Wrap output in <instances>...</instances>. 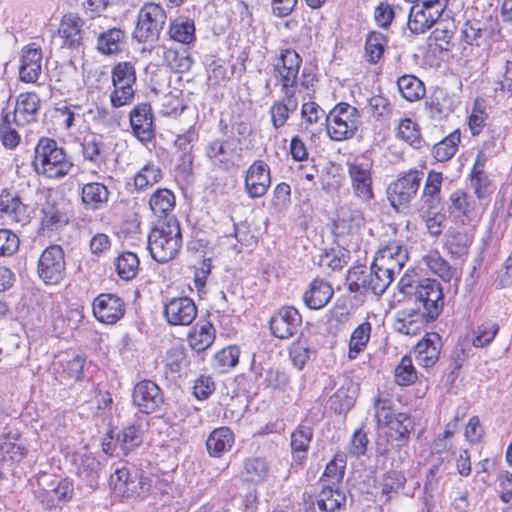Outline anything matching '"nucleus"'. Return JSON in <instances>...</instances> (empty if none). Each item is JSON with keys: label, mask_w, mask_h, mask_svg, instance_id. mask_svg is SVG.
Instances as JSON below:
<instances>
[{"label": "nucleus", "mask_w": 512, "mask_h": 512, "mask_svg": "<svg viewBox=\"0 0 512 512\" xmlns=\"http://www.w3.org/2000/svg\"><path fill=\"white\" fill-rule=\"evenodd\" d=\"M332 286L323 279H315L304 293L303 300L310 309L323 308L333 296Z\"/></svg>", "instance_id": "72a5a7b5"}, {"label": "nucleus", "mask_w": 512, "mask_h": 512, "mask_svg": "<svg viewBox=\"0 0 512 512\" xmlns=\"http://www.w3.org/2000/svg\"><path fill=\"white\" fill-rule=\"evenodd\" d=\"M176 198L174 193L167 188H158L149 199V206L154 215L158 217H168L174 210Z\"/></svg>", "instance_id": "a19ab883"}, {"label": "nucleus", "mask_w": 512, "mask_h": 512, "mask_svg": "<svg viewBox=\"0 0 512 512\" xmlns=\"http://www.w3.org/2000/svg\"><path fill=\"white\" fill-rule=\"evenodd\" d=\"M165 10L155 3H146L138 13L133 38L140 43L155 42L166 22Z\"/></svg>", "instance_id": "6e6552de"}, {"label": "nucleus", "mask_w": 512, "mask_h": 512, "mask_svg": "<svg viewBox=\"0 0 512 512\" xmlns=\"http://www.w3.org/2000/svg\"><path fill=\"white\" fill-rule=\"evenodd\" d=\"M350 260V253L347 249L324 250L318 256L317 264L324 271H339Z\"/></svg>", "instance_id": "c03bdc74"}, {"label": "nucleus", "mask_w": 512, "mask_h": 512, "mask_svg": "<svg viewBox=\"0 0 512 512\" xmlns=\"http://www.w3.org/2000/svg\"><path fill=\"white\" fill-rule=\"evenodd\" d=\"M454 99L444 89L438 88L425 101V109L434 120H443L454 111Z\"/></svg>", "instance_id": "c756f323"}, {"label": "nucleus", "mask_w": 512, "mask_h": 512, "mask_svg": "<svg viewBox=\"0 0 512 512\" xmlns=\"http://www.w3.org/2000/svg\"><path fill=\"white\" fill-rule=\"evenodd\" d=\"M434 11L426 9L414 4L410 8L408 17V28L413 34H423L431 29L440 19Z\"/></svg>", "instance_id": "e433bc0d"}, {"label": "nucleus", "mask_w": 512, "mask_h": 512, "mask_svg": "<svg viewBox=\"0 0 512 512\" xmlns=\"http://www.w3.org/2000/svg\"><path fill=\"white\" fill-rule=\"evenodd\" d=\"M205 156L215 170L228 172L239 166L242 148L237 139L215 138L205 146Z\"/></svg>", "instance_id": "423d86ee"}, {"label": "nucleus", "mask_w": 512, "mask_h": 512, "mask_svg": "<svg viewBox=\"0 0 512 512\" xmlns=\"http://www.w3.org/2000/svg\"><path fill=\"white\" fill-rule=\"evenodd\" d=\"M422 263L430 273L438 276L443 282H450L452 279L459 281L460 279L457 268L451 266L436 249L430 250L423 255Z\"/></svg>", "instance_id": "bb28decb"}, {"label": "nucleus", "mask_w": 512, "mask_h": 512, "mask_svg": "<svg viewBox=\"0 0 512 512\" xmlns=\"http://www.w3.org/2000/svg\"><path fill=\"white\" fill-rule=\"evenodd\" d=\"M302 323L301 315L292 306L282 307L270 319V329L273 335L280 339L294 336Z\"/></svg>", "instance_id": "a211bd4d"}, {"label": "nucleus", "mask_w": 512, "mask_h": 512, "mask_svg": "<svg viewBox=\"0 0 512 512\" xmlns=\"http://www.w3.org/2000/svg\"><path fill=\"white\" fill-rule=\"evenodd\" d=\"M118 276L123 280L133 279L139 269V259L135 253L123 252L115 261Z\"/></svg>", "instance_id": "680f3d73"}, {"label": "nucleus", "mask_w": 512, "mask_h": 512, "mask_svg": "<svg viewBox=\"0 0 512 512\" xmlns=\"http://www.w3.org/2000/svg\"><path fill=\"white\" fill-rule=\"evenodd\" d=\"M313 440V429L306 424H299L290 435L292 461L303 465L308 457L310 444Z\"/></svg>", "instance_id": "b1692460"}, {"label": "nucleus", "mask_w": 512, "mask_h": 512, "mask_svg": "<svg viewBox=\"0 0 512 512\" xmlns=\"http://www.w3.org/2000/svg\"><path fill=\"white\" fill-rule=\"evenodd\" d=\"M82 20L76 15H64L58 29L62 46L71 50H79L82 45Z\"/></svg>", "instance_id": "cd10ccee"}, {"label": "nucleus", "mask_w": 512, "mask_h": 512, "mask_svg": "<svg viewBox=\"0 0 512 512\" xmlns=\"http://www.w3.org/2000/svg\"><path fill=\"white\" fill-rule=\"evenodd\" d=\"M16 127L18 126L13 122L10 112L3 115L0 123V139L4 147L8 149H14L20 143L21 136Z\"/></svg>", "instance_id": "338daca9"}, {"label": "nucleus", "mask_w": 512, "mask_h": 512, "mask_svg": "<svg viewBox=\"0 0 512 512\" xmlns=\"http://www.w3.org/2000/svg\"><path fill=\"white\" fill-rule=\"evenodd\" d=\"M130 125L134 136L142 143L154 138L153 114L149 103L137 104L129 114Z\"/></svg>", "instance_id": "aec40b11"}, {"label": "nucleus", "mask_w": 512, "mask_h": 512, "mask_svg": "<svg viewBox=\"0 0 512 512\" xmlns=\"http://www.w3.org/2000/svg\"><path fill=\"white\" fill-rule=\"evenodd\" d=\"M125 313L124 301L115 294L103 293L93 301V314L96 319L105 324H114Z\"/></svg>", "instance_id": "f3484780"}, {"label": "nucleus", "mask_w": 512, "mask_h": 512, "mask_svg": "<svg viewBox=\"0 0 512 512\" xmlns=\"http://www.w3.org/2000/svg\"><path fill=\"white\" fill-rule=\"evenodd\" d=\"M441 338L437 333L427 334L414 347L416 361L420 366L429 368L439 359Z\"/></svg>", "instance_id": "a878e982"}, {"label": "nucleus", "mask_w": 512, "mask_h": 512, "mask_svg": "<svg viewBox=\"0 0 512 512\" xmlns=\"http://www.w3.org/2000/svg\"><path fill=\"white\" fill-rule=\"evenodd\" d=\"M327 135L333 141L351 139L361 125L358 109L346 102L336 104L327 114Z\"/></svg>", "instance_id": "20e7f679"}, {"label": "nucleus", "mask_w": 512, "mask_h": 512, "mask_svg": "<svg viewBox=\"0 0 512 512\" xmlns=\"http://www.w3.org/2000/svg\"><path fill=\"white\" fill-rule=\"evenodd\" d=\"M394 277L393 273L373 261L369 271L362 266L351 268L347 274V283L351 292L360 294L371 292L380 296L393 282Z\"/></svg>", "instance_id": "7ed1b4c3"}, {"label": "nucleus", "mask_w": 512, "mask_h": 512, "mask_svg": "<svg viewBox=\"0 0 512 512\" xmlns=\"http://www.w3.org/2000/svg\"><path fill=\"white\" fill-rule=\"evenodd\" d=\"M424 314L416 309L401 312L395 323V329L404 335H417L429 323Z\"/></svg>", "instance_id": "58836bf2"}, {"label": "nucleus", "mask_w": 512, "mask_h": 512, "mask_svg": "<svg viewBox=\"0 0 512 512\" xmlns=\"http://www.w3.org/2000/svg\"><path fill=\"white\" fill-rule=\"evenodd\" d=\"M42 73V51L39 48L28 46L23 49L19 78L25 83H36Z\"/></svg>", "instance_id": "393cba45"}, {"label": "nucleus", "mask_w": 512, "mask_h": 512, "mask_svg": "<svg viewBox=\"0 0 512 512\" xmlns=\"http://www.w3.org/2000/svg\"><path fill=\"white\" fill-rule=\"evenodd\" d=\"M37 273L47 285L60 283L65 275L64 251L60 245H50L41 254Z\"/></svg>", "instance_id": "9b49d317"}, {"label": "nucleus", "mask_w": 512, "mask_h": 512, "mask_svg": "<svg viewBox=\"0 0 512 512\" xmlns=\"http://www.w3.org/2000/svg\"><path fill=\"white\" fill-rule=\"evenodd\" d=\"M163 179V171L159 164L146 163L134 176V186L138 191H145Z\"/></svg>", "instance_id": "37998d69"}, {"label": "nucleus", "mask_w": 512, "mask_h": 512, "mask_svg": "<svg viewBox=\"0 0 512 512\" xmlns=\"http://www.w3.org/2000/svg\"><path fill=\"white\" fill-rule=\"evenodd\" d=\"M281 100L275 101L270 109L272 126L275 130L282 128L289 119L290 113L296 111L298 102L295 97L296 91L281 90Z\"/></svg>", "instance_id": "c85d7f7f"}, {"label": "nucleus", "mask_w": 512, "mask_h": 512, "mask_svg": "<svg viewBox=\"0 0 512 512\" xmlns=\"http://www.w3.org/2000/svg\"><path fill=\"white\" fill-rule=\"evenodd\" d=\"M473 235L466 231H450L446 235L445 247L453 256L460 258L468 254Z\"/></svg>", "instance_id": "de8ad7c7"}, {"label": "nucleus", "mask_w": 512, "mask_h": 512, "mask_svg": "<svg viewBox=\"0 0 512 512\" xmlns=\"http://www.w3.org/2000/svg\"><path fill=\"white\" fill-rule=\"evenodd\" d=\"M412 297L419 304L416 310L424 314L428 321H435L444 307L442 285L435 279L426 278L419 281Z\"/></svg>", "instance_id": "0eeeda50"}, {"label": "nucleus", "mask_w": 512, "mask_h": 512, "mask_svg": "<svg viewBox=\"0 0 512 512\" xmlns=\"http://www.w3.org/2000/svg\"><path fill=\"white\" fill-rule=\"evenodd\" d=\"M215 339V329L213 325L206 322L202 325H196L188 335V341L191 348L197 352L205 351L211 346Z\"/></svg>", "instance_id": "a18cd8bd"}, {"label": "nucleus", "mask_w": 512, "mask_h": 512, "mask_svg": "<svg viewBox=\"0 0 512 512\" xmlns=\"http://www.w3.org/2000/svg\"><path fill=\"white\" fill-rule=\"evenodd\" d=\"M163 314L172 326H188L197 316V307L189 297H175L164 305Z\"/></svg>", "instance_id": "dca6fc26"}, {"label": "nucleus", "mask_w": 512, "mask_h": 512, "mask_svg": "<svg viewBox=\"0 0 512 512\" xmlns=\"http://www.w3.org/2000/svg\"><path fill=\"white\" fill-rule=\"evenodd\" d=\"M73 492V485L67 479H54L50 482L42 479L39 482V488L35 491V496L45 509H52L60 502L71 500Z\"/></svg>", "instance_id": "ddd939ff"}, {"label": "nucleus", "mask_w": 512, "mask_h": 512, "mask_svg": "<svg viewBox=\"0 0 512 512\" xmlns=\"http://www.w3.org/2000/svg\"><path fill=\"white\" fill-rule=\"evenodd\" d=\"M110 191L100 182H89L81 188V201L86 209L101 210L107 206Z\"/></svg>", "instance_id": "7c9ffc66"}, {"label": "nucleus", "mask_w": 512, "mask_h": 512, "mask_svg": "<svg viewBox=\"0 0 512 512\" xmlns=\"http://www.w3.org/2000/svg\"><path fill=\"white\" fill-rule=\"evenodd\" d=\"M169 36L172 40L190 44L195 40L194 21L185 16H179L170 22Z\"/></svg>", "instance_id": "79ce46f5"}, {"label": "nucleus", "mask_w": 512, "mask_h": 512, "mask_svg": "<svg viewBox=\"0 0 512 512\" xmlns=\"http://www.w3.org/2000/svg\"><path fill=\"white\" fill-rule=\"evenodd\" d=\"M406 479L401 472L398 471H389L387 472L381 482V498H383V502H388L392 493H398V491L404 486Z\"/></svg>", "instance_id": "774afa93"}, {"label": "nucleus", "mask_w": 512, "mask_h": 512, "mask_svg": "<svg viewBox=\"0 0 512 512\" xmlns=\"http://www.w3.org/2000/svg\"><path fill=\"white\" fill-rule=\"evenodd\" d=\"M269 464L262 457H248L243 461L241 479L243 482L255 485L262 484L268 477Z\"/></svg>", "instance_id": "4c0bfd02"}, {"label": "nucleus", "mask_w": 512, "mask_h": 512, "mask_svg": "<svg viewBox=\"0 0 512 512\" xmlns=\"http://www.w3.org/2000/svg\"><path fill=\"white\" fill-rule=\"evenodd\" d=\"M471 187L480 205L487 207L493 193V183L486 172L477 171L470 175Z\"/></svg>", "instance_id": "6e6d98bb"}, {"label": "nucleus", "mask_w": 512, "mask_h": 512, "mask_svg": "<svg viewBox=\"0 0 512 512\" xmlns=\"http://www.w3.org/2000/svg\"><path fill=\"white\" fill-rule=\"evenodd\" d=\"M387 45V38L382 33L372 31L368 34L365 43V52L367 61L375 64L382 57L385 47Z\"/></svg>", "instance_id": "0e129e2a"}, {"label": "nucleus", "mask_w": 512, "mask_h": 512, "mask_svg": "<svg viewBox=\"0 0 512 512\" xmlns=\"http://www.w3.org/2000/svg\"><path fill=\"white\" fill-rule=\"evenodd\" d=\"M143 431L140 424H131L122 429L117 436V443L121 451L126 455L141 445Z\"/></svg>", "instance_id": "4d7b16f0"}, {"label": "nucleus", "mask_w": 512, "mask_h": 512, "mask_svg": "<svg viewBox=\"0 0 512 512\" xmlns=\"http://www.w3.org/2000/svg\"><path fill=\"white\" fill-rule=\"evenodd\" d=\"M407 260V249L399 241H392L378 250L373 261L396 275L401 272Z\"/></svg>", "instance_id": "412c9836"}, {"label": "nucleus", "mask_w": 512, "mask_h": 512, "mask_svg": "<svg viewBox=\"0 0 512 512\" xmlns=\"http://www.w3.org/2000/svg\"><path fill=\"white\" fill-rule=\"evenodd\" d=\"M423 176L422 171L412 169L401 173L388 185L387 198L394 209L409 205L418 193Z\"/></svg>", "instance_id": "1a4fd4ad"}, {"label": "nucleus", "mask_w": 512, "mask_h": 512, "mask_svg": "<svg viewBox=\"0 0 512 512\" xmlns=\"http://www.w3.org/2000/svg\"><path fill=\"white\" fill-rule=\"evenodd\" d=\"M301 118V125L304 126L305 130L314 132L317 128L321 129L322 127H325V129H327V114L315 102L309 101L303 103L301 107Z\"/></svg>", "instance_id": "ea45409f"}, {"label": "nucleus", "mask_w": 512, "mask_h": 512, "mask_svg": "<svg viewBox=\"0 0 512 512\" xmlns=\"http://www.w3.org/2000/svg\"><path fill=\"white\" fill-rule=\"evenodd\" d=\"M461 140V134L459 130H455L443 138L441 141L436 143L432 148L433 157L438 162H445L451 159L456 151Z\"/></svg>", "instance_id": "5fc2aeb1"}, {"label": "nucleus", "mask_w": 512, "mask_h": 512, "mask_svg": "<svg viewBox=\"0 0 512 512\" xmlns=\"http://www.w3.org/2000/svg\"><path fill=\"white\" fill-rule=\"evenodd\" d=\"M485 209L462 189L453 191L448 199L449 214L463 225L479 221Z\"/></svg>", "instance_id": "9d476101"}, {"label": "nucleus", "mask_w": 512, "mask_h": 512, "mask_svg": "<svg viewBox=\"0 0 512 512\" xmlns=\"http://www.w3.org/2000/svg\"><path fill=\"white\" fill-rule=\"evenodd\" d=\"M390 429V437L398 442V445H404L408 440L411 430V420L406 413H398L386 425Z\"/></svg>", "instance_id": "e2e57ef3"}, {"label": "nucleus", "mask_w": 512, "mask_h": 512, "mask_svg": "<svg viewBox=\"0 0 512 512\" xmlns=\"http://www.w3.org/2000/svg\"><path fill=\"white\" fill-rule=\"evenodd\" d=\"M41 212V225L44 229L54 231L68 223L67 215L54 204L46 203Z\"/></svg>", "instance_id": "052dcab7"}, {"label": "nucleus", "mask_w": 512, "mask_h": 512, "mask_svg": "<svg viewBox=\"0 0 512 512\" xmlns=\"http://www.w3.org/2000/svg\"><path fill=\"white\" fill-rule=\"evenodd\" d=\"M133 404L144 414H151L160 409L164 403L161 388L151 380L138 382L132 393Z\"/></svg>", "instance_id": "4468645a"}, {"label": "nucleus", "mask_w": 512, "mask_h": 512, "mask_svg": "<svg viewBox=\"0 0 512 512\" xmlns=\"http://www.w3.org/2000/svg\"><path fill=\"white\" fill-rule=\"evenodd\" d=\"M234 442L232 430L229 427H219L209 434L206 440L207 451L210 456L218 458L230 451Z\"/></svg>", "instance_id": "f704fd0d"}, {"label": "nucleus", "mask_w": 512, "mask_h": 512, "mask_svg": "<svg viewBox=\"0 0 512 512\" xmlns=\"http://www.w3.org/2000/svg\"><path fill=\"white\" fill-rule=\"evenodd\" d=\"M85 358L80 355H74L70 359L60 362L58 375L61 382H78L83 380V369Z\"/></svg>", "instance_id": "3c124183"}, {"label": "nucleus", "mask_w": 512, "mask_h": 512, "mask_svg": "<svg viewBox=\"0 0 512 512\" xmlns=\"http://www.w3.org/2000/svg\"><path fill=\"white\" fill-rule=\"evenodd\" d=\"M164 61L176 73L189 71L193 64V59L186 50L167 49L164 52Z\"/></svg>", "instance_id": "69168bd1"}, {"label": "nucleus", "mask_w": 512, "mask_h": 512, "mask_svg": "<svg viewBox=\"0 0 512 512\" xmlns=\"http://www.w3.org/2000/svg\"><path fill=\"white\" fill-rule=\"evenodd\" d=\"M345 469L346 455L344 453L335 454L334 458L327 463L320 482L322 485L330 484L331 486L339 487L343 480Z\"/></svg>", "instance_id": "49530a36"}, {"label": "nucleus", "mask_w": 512, "mask_h": 512, "mask_svg": "<svg viewBox=\"0 0 512 512\" xmlns=\"http://www.w3.org/2000/svg\"><path fill=\"white\" fill-rule=\"evenodd\" d=\"M371 330V323L368 321L362 322L353 330L349 340V359H356L357 356L366 349L370 339Z\"/></svg>", "instance_id": "09e8293b"}, {"label": "nucleus", "mask_w": 512, "mask_h": 512, "mask_svg": "<svg viewBox=\"0 0 512 512\" xmlns=\"http://www.w3.org/2000/svg\"><path fill=\"white\" fill-rule=\"evenodd\" d=\"M82 153L84 159L100 165L108 157V148L100 137L92 135L84 139Z\"/></svg>", "instance_id": "864d4df0"}, {"label": "nucleus", "mask_w": 512, "mask_h": 512, "mask_svg": "<svg viewBox=\"0 0 512 512\" xmlns=\"http://www.w3.org/2000/svg\"><path fill=\"white\" fill-rule=\"evenodd\" d=\"M348 174L355 197L364 203L374 198L371 168L363 163H348Z\"/></svg>", "instance_id": "6ab92c4d"}, {"label": "nucleus", "mask_w": 512, "mask_h": 512, "mask_svg": "<svg viewBox=\"0 0 512 512\" xmlns=\"http://www.w3.org/2000/svg\"><path fill=\"white\" fill-rule=\"evenodd\" d=\"M301 64L302 58L294 49H281L279 61L274 66L275 78L281 90L296 91Z\"/></svg>", "instance_id": "f8f14e48"}, {"label": "nucleus", "mask_w": 512, "mask_h": 512, "mask_svg": "<svg viewBox=\"0 0 512 512\" xmlns=\"http://www.w3.org/2000/svg\"><path fill=\"white\" fill-rule=\"evenodd\" d=\"M356 398V388L352 382L342 385L330 398V407L338 414L349 411Z\"/></svg>", "instance_id": "8fccbe9b"}, {"label": "nucleus", "mask_w": 512, "mask_h": 512, "mask_svg": "<svg viewBox=\"0 0 512 512\" xmlns=\"http://www.w3.org/2000/svg\"><path fill=\"white\" fill-rule=\"evenodd\" d=\"M0 212L16 223H26L29 219L27 206L17 194L2 190L0 194Z\"/></svg>", "instance_id": "473e14b6"}, {"label": "nucleus", "mask_w": 512, "mask_h": 512, "mask_svg": "<svg viewBox=\"0 0 512 512\" xmlns=\"http://www.w3.org/2000/svg\"><path fill=\"white\" fill-rule=\"evenodd\" d=\"M443 174L431 170L428 172L419 202L418 213L437 211L441 207V187Z\"/></svg>", "instance_id": "4be33fe9"}, {"label": "nucleus", "mask_w": 512, "mask_h": 512, "mask_svg": "<svg viewBox=\"0 0 512 512\" xmlns=\"http://www.w3.org/2000/svg\"><path fill=\"white\" fill-rule=\"evenodd\" d=\"M182 247V234L176 218H168L157 225L148 236V249L158 263L174 259Z\"/></svg>", "instance_id": "f03ea898"}, {"label": "nucleus", "mask_w": 512, "mask_h": 512, "mask_svg": "<svg viewBox=\"0 0 512 512\" xmlns=\"http://www.w3.org/2000/svg\"><path fill=\"white\" fill-rule=\"evenodd\" d=\"M40 98L36 93H21L16 101L14 111L10 113L17 126H25L37 121Z\"/></svg>", "instance_id": "5701e85b"}, {"label": "nucleus", "mask_w": 512, "mask_h": 512, "mask_svg": "<svg viewBox=\"0 0 512 512\" xmlns=\"http://www.w3.org/2000/svg\"><path fill=\"white\" fill-rule=\"evenodd\" d=\"M397 137L408 143L415 149H420L423 144L420 129L417 123L410 118L402 119L397 127Z\"/></svg>", "instance_id": "bf43d9fd"}, {"label": "nucleus", "mask_w": 512, "mask_h": 512, "mask_svg": "<svg viewBox=\"0 0 512 512\" xmlns=\"http://www.w3.org/2000/svg\"><path fill=\"white\" fill-rule=\"evenodd\" d=\"M316 504L320 512H340L346 505V494L339 487L323 484Z\"/></svg>", "instance_id": "2f4dec72"}, {"label": "nucleus", "mask_w": 512, "mask_h": 512, "mask_svg": "<svg viewBox=\"0 0 512 512\" xmlns=\"http://www.w3.org/2000/svg\"><path fill=\"white\" fill-rule=\"evenodd\" d=\"M398 90L407 101L414 102L425 96L424 83L414 75H403L397 81Z\"/></svg>", "instance_id": "603ef678"}, {"label": "nucleus", "mask_w": 512, "mask_h": 512, "mask_svg": "<svg viewBox=\"0 0 512 512\" xmlns=\"http://www.w3.org/2000/svg\"><path fill=\"white\" fill-rule=\"evenodd\" d=\"M499 329V324L492 320H487L477 325L472 330V345L476 348H484L489 346L498 334Z\"/></svg>", "instance_id": "13d9d810"}, {"label": "nucleus", "mask_w": 512, "mask_h": 512, "mask_svg": "<svg viewBox=\"0 0 512 512\" xmlns=\"http://www.w3.org/2000/svg\"><path fill=\"white\" fill-rule=\"evenodd\" d=\"M136 81V69L132 62L122 61L113 66L111 70L113 90L109 96L113 108H120L133 103Z\"/></svg>", "instance_id": "39448f33"}, {"label": "nucleus", "mask_w": 512, "mask_h": 512, "mask_svg": "<svg viewBox=\"0 0 512 512\" xmlns=\"http://www.w3.org/2000/svg\"><path fill=\"white\" fill-rule=\"evenodd\" d=\"M271 185L269 165L263 160H255L247 169L244 178V189L248 197H263Z\"/></svg>", "instance_id": "2eb2a0df"}, {"label": "nucleus", "mask_w": 512, "mask_h": 512, "mask_svg": "<svg viewBox=\"0 0 512 512\" xmlns=\"http://www.w3.org/2000/svg\"><path fill=\"white\" fill-rule=\"evenodd\" d=\"M125 32L120 28H109L97 37L96 48L103 55H117L121 53L125 45Z\"/></svg>", "instance_id": "c9c22d12"}, {"label": "nucleus", "mask_w": 512, "mask_h": 512, "mask_svg": "<svg viewBox=\"0 0 512 512\" xmlns=\"http://www.w3.org/2000/svg\"><path fill=\"white\" fill-rule=\"evenodd\" d=\"M32 164L38 175L49 179L63 178L73 168V163L64 148L58 146L54 139L47 137L39 139Z\"/></svg>", "instance_id": "f257e3e1"}]
</instances>
